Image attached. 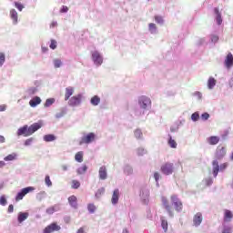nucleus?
Segmentation results:
<instances>
[{"label": "nucleus", "mask_w": 233, "mask_h": 233, "mask_svg": "<svg viewBox=\"0 0 233 233\" xmlns=\"http://www.w3.org/2000/svg\"><path fill=\"white\" fill-rule=\"evenodd\" d=\"M42 127L43 122L41 121L34 123L30 127H28V125H25L24 127L18 128L17 136H24V137H28V136H32V134L37 132V130H39V128H41Z\"/></svg>", "instance_id": "nucleus-1"}, {"label": "nucleus", "mask_w": 233, "mask_h": 233, "mask_svg": "<svg viewBox=\"0 0 233 233\" xmlns=\"http://www.w3.org/2000/svg\"><path fill=\"white\" fill-rule=\"evenodd\" d=\"M160 170L165 176L174 174V164L167 162L161 166Z\"/></svg>", "instance_id": "nucleus-2"}, {"label": "nucleus", "mask_w": 233, "mask_h": 233, "mask_svg": "<svg viewBox=\"0 0 233 233\" xmlns=\"http://www.w3.org/2000/svg\"><path fill=\"white\" fill-rule=\"evenodd\" d=\"M161 201H162V205H163L165 210H167L168 216L170 218H174V208H172V206L170 205V202H168V199H167V198H165V197H162Z\"/></svg>", "instance_id": "nucleus-3"}, {"label": "nucleus", "mask_w": 233, "mask_h": 233, "mask_svg": "<svg viewBox=\"0 0 233 233\" xmlns=\"http://www.w3.org/2000/svg\"><path fill=\"white\" fill-rule=\"evenodd\" d=\"M93 141H96V134L88 133L87 135L82 137L79 145H90V143H93Z\"/></svg>", "instance_id": "nucleus-4"}, {"label": "nucleus", "mask_w": 233, "mask_h": 233, "mask_svg": "<svg viewBox=\"0 0 233 233\" xmlns=\"http://www.w3.org/2000/svg\"><path fill=\"white\" fill-rule=\"evenodd\" d=\"M34 190H35V187H27L23 188L19 193H17L15 201H21V199H23L26 194H29V192H34Z\"/></svg>", "instance_id": "nucleus-5"}, {"label": "nucleus", "mask_w": 233, "mask_h": 233, "mask_svg": "<svg viewBox=\"0 0 233 233\" xmlns=\"http://www.w3.org/2000/svg\"><path fill=\"white\" fill-rule=\"evenodd\" d=\"M171 203H173L175 207V210L177 212H181L183 210V202L177 198V196L172 195L171 196Z\"/></svg>", "instance_id": "nucleus-6"}, {"label": "nucleus", "mask_w": 233, "mask_h": 233, "mask_svg": "<svg viewBox=\"0 0 233 233\" xmlns=\"http://www.w3.org/2000/svg\"><path fill=\"white\" fill-rule=\"evenodd\" d=\"M59 230H61V226L54 222L48 225L47 227H46V228H44L43 233L59 232Z\"/></svg>", "instance_id": "nucleus-7"}, {"label": "nucleus", "mask_w": 233, "mask_h": 233, "mask_svg": "<svg viewBox=\"0 0 233 233\" xmlns=\"http://www.w3.org/2000/svg\"><path fill=\"white\" fill-rule=\"evenodd\" d=\"M82 99L83 96L81 95L74 96L68 100V105L69 106H79V105H81Z\"/></svg>", "instance_id": "nucleus-8"}, {"label": "nucleus", "mask_w": 233, "mask_h": 233, "mask_svg": "<svg viewBox=\"0 0 233 233\" xmlns=\"http://www.w3.org/2000/svg\"><path fill=\"white\" fill-rule=\"evenodd\" d=\"M215 156L217 159H223L225 156H227V147L225 146H218L216 149Z\"/></svg>", "instance_id": "nucleus-9"}, {"label": "nucleus", "mask_w": 233, "mask_h": 233, "mask_svg": "<svg viewBox=\"0 0 233 233\" xmlns=\"http://www.w3.org/2000/svg\"><path fill=\"white\" fill-rule=\"evenodd\" d=\"M151 103L152 102L150 101V98L145 96H140L138 99L139 106L144 109H146L147 106H150Z\"/></svg>", "instance_id": "nucleus-10"}, {"label": "nucleus", "mask_w": 233, "mask_h": 233, "mask_svg": "<svg viewBox=\"0 0 233 233\" xmlns=\"http://www.w3.org/2000/svg\"><path fill=\"white\" fill-rule=\"evenodd\" d=\"M92 59L95 63V65H103V57L97 51H94L92 53Z\"/></svg>", "instance_id": "nucleus-11"}, {"label": "nucleus", "mask_w": 233, "mask_h": 233, "mask_svg": "<svg viewBox=\"0 0 233 233\" xmlns=\"http://www.w3.org/2000/svg\"><path fill=\"white\" fill-rule=\"evenodd\" d=\"M201 223H203V214H201V212H198L193 217V225L195 227H199Z\"/></svg>", "instance_id": "nucleus-12"}, {"label": "nucleus", "mask_w": 233, "mask_h": 233, "mask_svg": "<svg viewBox=\"0 0 233 233\" xmlns=\"http://www.w3.org/2000/svg\"><path fill=\"white\" fill-rule=\"evenodd\" d=\"M233 66V56L232 53H228L225 59V66L228 68H232Z\"/></svg>", "instance_id": "nucleus-13"}, {"label": "nucleus", "mask_w": 233, "mask_h": 233, "mask_svg": "<svg viewBox=\"0 0 233 233\" xmlns=\"http://www.w3.org/2000/svg\"><path fill=\"white\" fill-rule=\"evenodd\" d=\"M232 218H233L232 211L228 209H224V222L230 223V221H232Z\"/></svg>", "instance_id": "nucleus-14"}, {"label": "nucleus", "mask_w": 233, "mask_h": 233, "mask_svg": "<svg viewBox=\"0 0 233 233\" xmlns=\"http://www.w3.org/2000/svg\"><path fill=\"white\" fill-rule=\"evenodd\" d=\"M10 18L13 21V25H17L18 19H19V15L17 14V11H15V9L10 10Z\"/></svg>", "instance_id": "nucleus-15"}, {"label": "nucleus", "mask_w": 233, "mask_h": 233, "mask_svg": "<svg viewBox=\"0 0 233 233\" xmlns=\"http://www.w3.org/2000/svg\"><path fill=\"white\" fill-rule=\"evenodd\" d=\"M119 201V189H115L113 191L112 198H111V203L113 205H117Z\"/></svg>", "instance_id": "nucleus-16"}, {"label": "nucleus", "mask_w": 233, "mask_h": 233, "mask_svg": "<svg viewBox=\"0 0 233 233\" xmlns=\"http://www.w3.org/2000/svg\"><path fill=\"white\" fill-rule=\"evenodd\" d=\"M72 96H74V87H66L65 93V101L70 100V97H72Z\"/></svg>", "instance_id": "nucleus-17"}, {"label": "nucleus", "mask_w": 233, "mask_h": 233, "mask_svg": "<svg viewBox=\"0 0 233 233\" xmlns=\"http://www.w3.org/2000/svg\"><path fill=\"white\" fill-rule=\"evenodd\" d=\"M29 105H30V106H32V108H35V106H37V105H41V97H39V96L33 97L29 101Z\"/></svg>", "instance_id": "nucleus-18"}, {"label": "nucleus", "mask_w": 233, "mask_h": 233, "mask_svg": "<svg viewBox=\"0 0 233 233\" xmlns=\"http://www.w3.org/2000/svg\"><path fill=\"white\" fill-rule=\"evenodd\" d=\"M68 203L73 208H77V197L74 195L69 197Z\"/></svg>", "instance_id": "nucleus-19"}, {"label": "nucleus", "mask_w": 233, "mask_h": 233, "mask_svg": "<svg viewBox=\"0 0 233 233\" xmlns=\"http://www.w3.org/2000/svg\"><path fill=\"white\" fill-rule=\"evenodd\" d=\"M98 174H99V178L100 179H102V180L106 179V177H107L106 167H105V166L101 167L99 168Z\"/></svg>", "instance_id": "nucleus-20"}, {"label": "nucleus", "mask_w": 233, "mask_h": 233, "mask_svg": "<svg viewBox=\"0 0 233 233\" xmlns=\"http://www.w3.org/2000/svg\"><path fill=\"white\" fill-rule=\"evenodd\" d=\"M30 214L28 212H20L18 213V223H23V221H25V219H28V217Z\"/></svg>", "instance_id": "nucleus-21"}, {"label": "nucleus", "mask_w": 233, "mask_h": 233, "mask_svg": "<svg viewBox=\"0 0 233 233\" xmlns=\"http://www.w3.org/2000/svg\"><path fill=\"white\" fill-rule=\"evenodd\" d=\"M208 143L209 145H218L219 143V137L212 136L208 138Z\"/></svg>", "instance_id": "nucleus-22"}, {"label": "nucleus", "mask_w": 233, "mask_h": 233, "mask_svg": "<svg viewBox=\"0 0 233 233\" xmlns=\"http://www.w3.org/2000/svg\"><path fill=\"white\" fill-rule=\"evenodd\" d=\"M90 103L93 106H97L101 103V98L98 96H95L91 98Z\"/></svg>", "instance_id": "nucleus-23"}, {"label": "nucleus", "mask_w": 233, "mask_h": 233, "mask_svg": "<svg viewBox=\"0 0 233 233\" xmlns=\"http://www.w3.org/2000/svg\"><path fill=\"white\" fill-rule=\"evenodd\" d=\"M214 12L217 15V23L218 25H221L223 23V19L221 18V13H219V9L218 7H216L214 9Z\"/></svg>", "instance_id": "nucleus-24"}, {"label": "nucleus", "mask_w": 233, "mask_h": 233, "mask_svg": "<svg viewBox=\"0 0 233 233\" xmlns=\"http://www.w3.org/2000/svg\"><path fill=\"white\" fill-rule=\"evenodd\" d=\"M56 137L52 134L44 136V141H46V143H50L52 141H56Z\"/></svg>", "instance_id": "nucleus-25"}, {"label": "nucleus", "mask_w": 233, "mask_h": 233, "mask_svg": "<svg viewBox=\"0 0 233 233\" xmlns=\"http://www.w3.org/2000/svg\"><path fill=\"white\" fill-rule=\"evenodd\" d=\"M216 79L214 77H209L208 80V86L210 90L216 86Z\"/></svg>", "instance_id": "nucleus-26"}, {"label": "nucleus", "mask_w": 233, "mask_h": 233, "mask_svg": "<svg viewBox=\"0 0 233 233\" xmlns=\"http://www.w3.org/2000/svg\"><path fill=\"white\" fill-rule=\"evenodd\" d=\"M75 159L77 163H83V151H79L75 155Z\"/></svg>", "instance_id": "nucleus-27"}, {"label": "nucleus", "mask_w": 233, "mask_h": 233, "mask_svg": "<svg viewBox=\"0 0 233 233\" xmlns=\"http://www.w3.org/2000/svg\"><path fill=\"white\" fill-rule=\"evenodd\" d=\"M16 157H17V155L15 153H13V154L6 156L4 158V161H14L16 159Z\"/></svg>", "instance_id": "nucleus-28"}, {"label": "nucleus", "mask_w": 233, "mask_h": 233, "mask_svg": "<svg viewBox=\"0 0 233 233\" xmlns=\"http://www.w3.org/2000/svg\"><path fill=\"white\" fill-rule=\"evenodd\" d=\"M86 170H88V167H86V165H84L81 167H78L76 172L79 176H81V174H85Z\"/></svg>", "instance_id": "nucleus-29"}, {"label": "nucleus", "mask_w": 233, "mask_h": 233, "mask_svg": "<svg viewBox=\"0 0 233 233\" xmlns=\"http://www.w3.org/2000/svg\"><path fill=\"white\" fill-rule=\"evenodd\" d=\"M168 145L171 148H177V143L176 140L172 139L171 136H169Z\"/></svg>", "instance_id": "nucleus-30"}, {"label": "nucleus", "mask_w": 233, "mask_h": 233, "mask_svg": "<svg viewBox=\"0 0 233 233\" xmlns=\"http://www.w3.org/2000/svg\"><path fill=\"white\" fill-rule=\"evenodd\" d=\"M54 103H56V99H54V98L46 99L44 106H46L47 108L48 106H52V105H54Z\"/></svg>", "instance_id": "nucleus-31"}, {"label": "nucleus", "mask_w": 233, "mask_h": 233, "mask_svg": "<svg viewBox=\"0 0 233 233\" xmlns=\"http://www.w3.org/2000/svg\"><path fill=\"white\" fill-rule=\"evenodd\" d=\"M161 227H162L163 230L165 232H167V230H168V222L165 219H162L161 220Z\"/></svg>", "instance_id": "nucleus-32"}, {"label": "nucleus", "mask_w": 233, "mask_h": 233, "mask_svg": "<svg viewBox=\"0 0 233 233\" xmlns=\"http://www.w3.org/2000/svg\"><path fill=\"white\" fill-rule=\"evenodd\" d=\"M87 209L90 212V214H94V212H96V205L88 204L87 205Z\"/></svg>", "instance_id": "nucleus-33"}, {"label": "nucleus", "mask_w": 233, "mask_h": 233, "mask_svg": "<svg viewBox=\"0 0 233 233\" xmlns=\"http://www.w3.org/2000/svg\"><path fill=\"white\" fill-rule=\"evenodd\" d=\"M148 26L151 34H155L156 30L157 29V27L156 26V24L150 23Z\"/></svg>", "instance_id": "nucleus-34"}, {"label": "nucleus", "mask_w": 233, "mask_h": 233, "mask_svg": "<svg viewBox=\"0 0 233 233\" xmlns=\"http://www.w3.org/2000/svg\"><path fill=\"white\" fill-rule=\"evenodd\" d=\"M81 187V183L77 180H73L72 181V188L77 189Z\"/></svg>", "instance_id": "nucleus-35"}, {"label": "nucleus", "mask_w": 233, "mask_h": 233, "mask_svg": "<svg viewBox=\"0 0 233 233\" xmlns=\"http://www.w3.org/2000/svg\"><path fill=\"white\" fill-rule=\"evenodd\" d=\"M15 6L19 10V12H23V8H25V5L19 2H15Z\"/></svg>", "instance_id": "nucleus-36"}, {"label": "nucleus", "mask_w": 233, "mask_h": 233, "mask_svg": "<svg viewBox=\"0 0 233 233\" xmlns=\"http://www.w3.org/2000/svg\"><path fill=\"white\" fill-rule=\"evenodd\" d=\"M192 121H198L199 119V113L195 112L191 115Z\"/></svg>", "instance_id": "nucleus-37"}, {"label": "nucleus", "mask_w": 233, "mask_h": 233, "mask_svg": "<svg viewBox=\"0 0 233 233\" xmlns=\"http://www.w3.org/2000/svg\"><path fill=\"white\" fill-rule=\"evenodd\" d=\"M54 65H55V68H60V66H61V65H63V63L59 59H55Z\"/></svg>", "instance_id": "nucleus-38"}, {"label": "nucleus", "mask_w": 233, "mask_h": 233, "mask_svg": "<svg viewBox=\"0 0 233 233\" xmlns=\"http://www.w3.org/2000/svg\"><path fill=\"white\" fill-rule=\"evenodd\" d=\"M155 21H156V23H157L158 25H163V17H162V16L156 15V16H155Z\"/></svg>", "instance_id": "nucleus-39"}, {"label": "nucleus", "mask_w": 233, "mask_h": 233, "mask_svg": "<svg viewBox=\"0 0 233 233\" xmlns=\"http://www.w3.org/2000/svg\"><path fill=\"white\" fill-rule=\"evenodd\" d=\"M49 46L52 50H56V48H57V42L56 40H51V44Z\"/></svg>", "instance_id": "nucleus-40"}, {"label": "nucleus", "mask_w": 233, "mask_h": 233, "mask_svg": "<svg viewBox=\"0 0 233 233\" xmlns=\"http://www.w3.org/2000/svg\"><path fill=\"white\" fill-rule=\"evenodd\" d=\"M0 205H2V207L6 205V198L5 196L0 197Z\"/></svg>", "instance_id": "nucleus-41"}, {"label": "nucleus", "mask_w": 233, "mask_h": 233, "mask_svg": "<svg viewBox=\"0 0 233 233\" xmlns=\"http://www.w3.org/2000/svg\"><path fill=\"white\" fill-rule=\"evenodd\" d=\"M45 181L47 187H52V180H50V176H46Z\"/></svg>", "instance_id": "nucleus-42"}, {"label": "nucleus", "mask_w": 233, "mask_h": 233, "mask_svg": "<svg viewBox=\"0 0 233 233\" xmlns=\"http://www.w3.org/2000/svg\"><path fill=\"white\" fill-rule=\"evenodd\" d=\"M200 117L203 121H207L210 117V115L208 113H203Z\"/></svg>", "instance_id": "nucleus-43"}, {"label": "nucleus", "mask_w": 233, "mask_h": 233, "mask_svg": "<svg viewBox=\"0 0 233 233\" xmlns=\"http://www.w3.org/2000/svg\"><path fill=\"white\" fill-rule=\"evenodd\" d=\"M33 142H34V137H30L25 141V147H30V145H32Z\"/></svg>", "instance_id": "nucleus-44"}, {"label": "nucleus", "mask_w": 233, "mask_h": 233, "mask_svg": "<svg viewBox=\"0 0 233 233\" xmlns=\"http://www.w3.org/2000/svg\"><path fill=\"white\" fill-rule=\"evenodd\" d=\"M5 54L4 53H0V66H3V65L5 64Z\"/></svg>", "instance_id": "nucleus-45"}, {"label": "nucleus", "mask_w": 233, "mask_h": 233, "mask_svg": "<svg viewBox=\"0 0 233 233\" xmlns=\"http://www.w3.org/2000/svg\"><path fill=\"white\" fill-rule=\"evenodd\" d=\"M54 212H56V208H54V207L48 208L46 209V214L52 215V214H54Z\"/></svg>", "instance_id": "nucleus-46"}, {"label": "nucleus", "mask_w": 233, "mask_h": 233, "mask_svg": "<svg viewBox=\"0 0 233 233\" xmlns=\"http://www.w3.org/2000/svg\"><path fill=\"white\" fill-rule=\"evenodd\" d=\"M212 166H213V168L219 169V162H218V160H213Z\"/></svg>", "instance_id": "nucleus-47"}, {"label": "nucleus", "mask_w": 233, "mask_h": 233, "mask_svg": "<svg viewBox=\"0 0 233 233\" xmlns=\"http://www.w3.org/2000/svg\"><path fill=\"white\" fill-rule=\"evenodd\" d=\"M205 183H206L207 187H210V185H212L214 183V180H212V178H207L205 180Z\"/></svg>", "instance_id": "nucleus-48"}, {"label": "nucleus", "mask_w": 233, "mask_h": 233, "mask_svg": "<svg viewBox=\"0 0 233 233\" xmlns=\"http://www.w3.org/2000/svg\"><path fill=\"white\" fill-rule=\"evenodd\" d=\"M227 167H228V163H223L219 166L220 170H226Z\"/></svg>", "instance_id": "nucleus-49"}, {"label": "nucleus", "mask_w": 233, "mask_h": 233, "mask_svg": "<svg viewBox=\"0 0 233 233\" xmlns=\"http://www.w3.org/2000/svg\"><path fill=\"white\" fill-rule=\"evenodd\" d=\"M60 12L62 14H65V13L68 12V7L66 5H63Z\"/></svg>", "instance_id": "nucleus-50"}, {"label": "nucleus", "mask_w": 233, "mask_h": 233, "mask_svg": "<svg viewBox=\"0 0 233 233\" xmlns=\"http://www.w3.org/2000/svg\"><path fill=\"white\" fill-rule=\"evenodd\" d=\"M159 177H160L159 173L155 172L154 173V178L157 181V183L159 181Z\"/></svg>", "instance_id": "nucleus-51"}, {"label": "nucleus", "mask_w": 233, "mask_h": 233, "mask_svg": "<svg viewBox=\"0 0 233 233\" xmlns=\"http://www.w3.org/2000/svg\"><path fill=\"white\" fill-rule=\"evenodd\" d=\"M7 212L9 213V214H12V212H14V205H9V207H8V209H7Z\"/></svg>", "instance_id": "nucleus-52"}, {"label": "nucleus", "mask_w": 233, "mask_h": 233, "mask_svg": "<svg viewBox=\"0 0 233 233\" xmlns=\"http://www.w3.org/2000/svg\"><path fill=\"white\" fill-rule=\"evenodd\" d=\"M219 172V169L218 168H213V176L214 177H218V173Z\"/></svg>", "instance_id": "nucleus-53"}, {"label": "nucleus", "mask_w": 233, "mask_h": 233, "mask_svg": "<svg viewBox=\"0 0 233 233\" xmlns=\"http://www.w3.org/2000/svg\"><path fill=\"white\" fill-rule=\"evenodd\" d=\"M6 110V106L5 105H1L0 106V112H5Z\"/></svg>", "instance_id": "nucleus-54"}, {"label": "nucleus", "mask_w": 233, "mask_h": 233, "mask_svg": "<svg viewBox=\"0 0 233 233\" xmlns=\"http://www.w3.org/2000/svg\"><path fill=\"white\" fill-rule=\"evenodd\" d=\"M231 229L230 228H226L223 229L222 233H230Z\"/></svg>", "instance_id": "nucleus-55"}, {"label": "nucleus", "mask_w": 233, "mask_h": 233, "mask_svg": "<svg viewBox=\"0 0 233 233\" xmlns=\"http://www.w3.org/2000/svg\"><path fill=\"white\" fill-rule=\"evenodd\" d=\"M56 26H57V22H52L51 25H50V27L54 28Z\"/></svg>", "instance_id": "nucleus-56"}, {"label": "nucleus", "mask_w": 233, "mask_h": 233, "mask_svg": "<svg viewBox=\"0 0 233 233\" xmlns=\"http://www.w3.org/2000/svg\"><path fill=\"white\" fill-rule=\"evenodd\" d=\"M76 233H85V228H80Z\"/></svg>", "instance_id": "nucleus-57"}, {"label": "nucleus", "mask_w": 233, "mask_h": 233, "mask_svg": "<svg viewBox=\"0 0 233 233\" xmlns=\"http://www.w3.org/2000/svg\"><path fill=\"white\" fill-rule=\"evenodd\" d=\"M5 139L3 136L0 135V143H5Z\"/></svg>", "instance_id": "nucleus-58"}, {"label": "nucleus", "mask_w": 233, "mask_h": 233, "mask_svg": "<svg viewBox=\"0 0 233 233\" xmlns=\"http://www.w3.org/2000/svg\"><path fill=\"white\" fill-rule=\"evenodd\" d=\"M5 165H6V163H5V161H0V168H3V167H5Z\"/></svg>", "instance_id": "nucleus-59"}, {"label": "nucleus", "mask_w": 233, "mask_h": 233, "mask_svg": "<svg viewBox=\"0 0 233 233\" xmlns=\"http://www.w3.org/2000/svg\"><path fill=\"white\" fill-rule=\"evenodd\" d=\"M195 96H198V99H201V93L199 92H196Z\"/></svg>", "instance_id": "nucleus-60"}, {"label": "nucleus", "mask_w": 233, "mask_h": 233, "mask_svg": "<svg viewBox=\"0 0 233 233\" xmlns=\"http://www.w3.org/2000/svg\"><path fill=\"white\" fill-rule=\"evenodd\" d=\"M135 135H136V136H137V135H138V136H141V131L137 130V131L135 132Z\"/></svg>", "instance_id": "nucleus-61"}, {"label": "nucleus", "mask_w": 233, "mask_h": 233, "mask_svg": "<svg viewBox=\"0 0 233 233\" xmlns=\"http://www.w3.org/2000/svg\"><path fill=\"white\" fill-rule=\"evenodd\" d=\"M63 170H68V167L66 166L62 167Z\"/></svg>", "instance_id": "nucleus-62"}, {"label": "nucleus", "mask_w": 233, "mask_h": 233, "mask_svg": "<svg viewBox=\"0 0 233 233\" xmlns=\"http://www.w3.org/2000/svg\"><path fill=\"white\" fill-rule=\"evenodd\" d=\"M123 233H128V230L124 229V230H123Z\"/></svg>", "instance_id": "nucleus-63"}, {"label": "nucleus", "mask_w": 233, "mask_h": 233, "mask_svg": "<svg viewBox=\"0 0 233 233\" xmlns=\"http://www.w3.org/2000/svg\"><path fill=\"white\" fill-rule=\"evenodd\" d=\"M97 194H101V191L98 190L97 193L96 194V196H97Z\"/></svg>", "instance_id": "nucleus-64"}]
</instances>
